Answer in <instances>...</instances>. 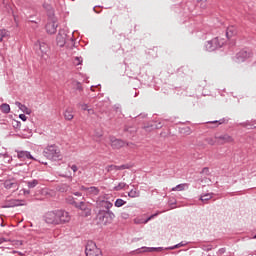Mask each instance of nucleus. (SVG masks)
Segmentation results:
<instances>
[{
  "label": "nucleus",
  "mask_w": 256,
  "mask_h": 256,
  "mask_svg": "<svg viewBox=\"0 0 256 256\" xmlns=\"http://www.w3.org/2000/svg\"><path fill=\"white\" fill-rule=\"evenodd\" d=\"M100 192L101 190L95 186H91V187H88V189H86V195L88 197H97V195H99Z\"/></svg>",
  "instance_id": "12"
},
{
  "label": "nucleus",
  "mask_w": 256,
  "mask_h": 256,
  "mask_svg": "<svg viewBox=\"0 0 256 256\" xmlns=\"http://www.w3.org/2000/svg\"><path fill=\"white\" fill-rule=\"evenodd\" d=\"M122 217H123V219H128V218H129V214H127V213H122Z\"/></svg>",
  "instance_id": "46"
},
{
  "label": "nucleus",
  "mask_w": 256,
  "mask_h": 256,
  "mask_svg": "<svg viewBox=\"0 0 256 256\" xmlns=\"http://www.w3.org/2000/svg\"><path fill=\"white\" fill-rule=\"evenodd\" d=\"M110 145L114 149H121V147H125V142L120 139H117L113 136L110 137Z\"/></svg>",
  "instance_id": "10"
},
{
  "label": "nucleus",
  "mask_w": 256,
  "mask_h": 256,
  "mask_svg": "<svg viewBox=\"0 0 256 256\" xmlns=\"http://www.w3.org/2000/svg\"><path fill=\"white\" fill-rule=\"evenodd\" d=\"M233 35H237V29L234 26H230L226 30V37L228 39H231V37H233Z\"/></svg>",
  "instance_id": "19"
},
{
  "label": "nucleus",
  "mask_w": 256,
  "mask_h": 256,
  "mask_svg": "<svg viewBox=\"0 0 256 256\" xmlns=\"http://www.w3.org/2000/svg\"><path fill=\"white\" fill-rule=\"evenodd\" d=\"M244 127H247L248 129H256V120L246 122Z\"/></svg>",
  "instance_id": "27"
},
{
  "label": "nucleus",
  "mask_w": 256,
  "mask_h": 256,
  "mask_svg": "<svg viewBox=\"0 0 256 256\" xmlns=\"http://www.w3.org/2000/svg\"><path fill=\"white\" fill-rule=\"evenodd\" d=\"M80 189L87 194V189H89V187L81 186Z\"/></svg>",
  "instance_id": "44"
},
{
  "label": "nucleus",
  "mask_w": 256,
  "mask_h": 256,
  "mask_svg": "<svg viewBox=\"0 0 256 256\" xmlns=\"http://www.w3.org/2000/svg\"><path fill=\"white\" fill-rule=\"evenodd\" d=\"M185 189H189V184H178L176 187H173L171 191H185Z\"/></svg>",
  "instance_id": "21"
},
{
  "label": "nucleus",
  "mask_w": 256,
  "mask_h": 256,
  "mask_svg": "<svg viewBox=\"0 0 256 256\" xmlns=\"http://www.w3.org/2000/svg\"><path fill=\"white\" fill-rule=\"evenodd\" d=\"M57 27H59V24L57 23V20L56 19H51L46 24V31L50 35H53V34L57 33Z\"/></svg>",
  "instance_id": "7"
},
{
  "label": "nucleus",
  "mask_w": 256,
  "mask_h": 256,
  "mask_svg": "<svg viewBox=\"0 0 256 256\" xmlns=\"http://www.w3.org/2000/svg\"><path fill=\"white\" fill-rule=\"evenodd\" d=\"M7 35H9L7 30H0V37H7Z\"/></svg>",
  "instance_id": "37"
},
{
  "label": "nucleus",
  "mask_w": 256,
  "mask_h": 256,
  "mask_svg": "<svg viewBox=\"0 0 256 256\" xmlns=\"http://www.w3.org/2000/svg\"><path fill=\"white\" fill-rule=\"evenodd\" d=\"M13 127H15L16 129L19 128V127H21V122H19V121H14Z\"/></svg>",
  "instance_id": "40"
},
{
  "label": "nucleus",
  "mask_w": 256,
  "mask_h": 256,
  "mask_svg": "<svg viewBox=\"0 0 256 256\" xmlns=\"http://www.w3.org/2000/svg\"><path fill=\"white\" fill-rule=\"evenodd\" d=\"M16 107L22 111V113H25L26 115H31V109H29L27 106L21 104V102H15Z\"/></svg>",
  "instance_id": "18"
},
{
  "label": "nucleus",
  "mask_w": 256,
  "mask_h": 256,
  "mask_svg": "<svg viewBox=\"0 0 256 256\" xmlns=\"http://www.w3.org/2000/svg\"><path fill=\"white\" fill-rule=\"evenodd\" d=\"M4 187L5 189H12V191H17V189H19V184H17V182H11L8 180L4 183Z\"/></svg>",
  "instance_id": "17"
},
{
  "label": "nucleus",
  "mask_w": 256,
  "mask_h": 256,
  "mask_svg": "<svg viewBox=\"0 0 256 256\" xmlns=\"http://www.w3.org/2000/svg\"><path fill=\"white\" fill-rule=\"evenodd\" d=\"M223 45H225V40L220 39L219 37H216L212 40L207 41L204 47L206 51L211 52V51H216V49H221Z\"/></svg>",
  "instance_id": "4"
},
{
  "label": "nucleus",
  "mask_w": 256,
  "mask_h": 256,
  "mask_svg": "<svg viewBox=\"0 0 256 256\" xmlns=\"http://www.w3.org/2000/svg\"><path fill=\"white\" fill-rule=\"evenodd\" d=\"M97 205L100 207V209H106V211H109V209L113 207V203L107 200H100L97 202Z\"/></svg>",
  "instance_id": "15"
},
{
  "label": "nucleus",
  "mask_w": 256,
  "mask_h": 256,
  "mask_svg": "<svg viewBox=\"0 0 256 256\" xmlns=\"http://www.w3.org/2000/svg\"><path fill=\"white\" fill-rule=\"evenodd\" d=\"M82 111H88V113H93V109H89L87 104H80Z\"/></svg>",
  "instance_id": "34"
},
{
  "label": "nucleus",
  "mask_w": 256,
  "mask_h": 256,
  "mask_svg": "<svg viewBox=\"0 0 256 256\" xmlns=\"http://www.w3.org/2000/svg\"><path fill=\"white\" fill-rule=\"evenodd\" d=\"M86 256H103L101 249L97 247L95 242H88L85 249Z\"/></svg>",
  "instance_id": "6"
},
{
  "label": "nucleus",
  "mask_w": 256,
  "mask_h": 256,
  "mask_svg": "<svg viewBox=\"0 0 256 256\" xmlns=\"http://www.w3.org/2000/svg\"><path fill=\"white\" fill-rule=\"evenodd\" d=\"M19 119H21V121H27V116L25 114H20Z\"/></svg>",
  "instance_id": "42"
},
{
  "label": "nucleus",
  "mask_w": 256,
  "mask_h": 256,
  "mask_svg": "<svg viewBox=\"0 0 256 256\" xmlns=\"http://www.w3.org/2000/svg\"><path fill=\"white\" fill-rule=\"evenodd\" d=\"M125 203H127L125 200L119 198L115 201L114 205H115V207H123V205H125Z\"/></svg>",
  "instance_id": "31"
},
{
  "label": "nucleus",
  "mask_w": 256,
  "mask_h": 256,
  "mask_svg": "<svg viewBox=\"0 0 256 256\" xmlns=\"http://www.w3.org/2000/svg\"><path fill=\"white\" fill-rule=\"evenodd\" d=\"M82 62H83L82 58H79V57L75 58V61H74L75 65H81Z\"/></svg>",
  "instance_id": "38"
},
{
  "label": "nucleus",
  "mask_w": 256,
  "mask_h": 256,
  "mask_svg": "<svg viewBox=\"0 0 256 256\" xmlns=\"http://www.w3.org/2000/svg\"><path fill=\"white\" fill-rule=\"evenodd\" d=\"M206 142L208 143V145H215L216 143H218V139H217V137H215V138H207Z\"/></svg>",
  "instance_id": "33"
},
{
  "label": "nucleus",
  "mask_w": 256,
  "mask_h": 256,
  "mask_svg": "<svg viewBox=\"0 0 256 256\" xmlns=\"http://www.w3.org/2000/svg\"><path fill=\"white\" fill-rule=\"evenodd\" d=\"M139 195H141V193L139 192V190H137V188L132 189L128 192V197H131L132 199H135V197H139Z\"/></svg>",
  "instance_id": "25"
},
{
  "label": "nucleus",
  "mask_w": 256,
  "mask_h": 256,
  "mask_svg": "<svg viewBox=\"0 0 256 256\" xmlns=\"http://www.w3.org/2000/svg\"><path fill=\"white\" fill-rule=\"evenodd\" d=\"M60 177H69V179H71V175L69 174H60Z\"/></svg>",
  "instance_id": "47"
},
{
  "label": "nucleus",
  "mask_w": 256,
  "mask_h": 256,
  "mask_svg": "<svg viewBox=\"0 0 256 256\" xmlns=\"http://www.w3.org/2000/svg\"><path fill=\"white\" fill-rule=\"evenodd\" d=\"M7 241V239H5V238H0V245L2 244V243H5Z\"/></svg>",
  "instance_id": "48"
},
{
  "label": "nucleus",
  "mask_w": 256,
  "mask_h": 256,
  "mask_svg": "<svg viewBox=\"0 0 256 256\" xmlns=\"http://www.w3.org/2000/svg\"><path fill=\"white\" fill-rule=\"evenodd\" d=\"M251 57V52L247 50H241L236 54L235 62L236 63H243L246 59H249Z\"/></svg>",
  "instance_id": "8"
},
{
  "label": "nucleus",
  "mask_w": 256,
  "mask_h": 256,
  "mask_svg": "<svg viewBox=\"0 0 256 256\" xmlns=\"http://www.w3.org/2000/svg\"><path fill=\"white\" fill-rule=\"evenodd\" d=\"M43 155L50 161H59L61 159V150L57 145H49L44 148Z\"/></svg>",
  "instance_id": "2"
},
{
  "label": "nucleus",
  "mask_w": 256,
  "mask_h": 256,
  "mask_svg": "<svg viewBox=\"0 0 256 256\" xmlns=\"http://www.w3.org/2000/svg\"><path fill=\"white\" fill-rule=\"evenodd\" d=\"M253 239H256V235L253 237Z\"/></svg>",
  "instance_id": "55"
},
{
  "label": "nucleus",
  "mask_w": 256,
  "mask_h": 256,
  "mask_svg": "<svg viewBox=\"0 0 256 256\" xmlns=\"http://www.w3.org/2000/svg\"><path fill=\"white\" fill-rule=\"evenodd\" d=\"M31 21V23H35V20H30Z\"/></svg>",
  "instance_id": "54"
},
{
  "label": "nucleus",
  "mask_w": 256,
  "mask_h": 256,
  "mask_svg": "<svg viewBox=\"0 0 256 256\" xmlns=\"http://www.w3.org/2000/svg\"><path fill=\"white\" fill-rule=\"evenodd\" d=\"M103 137V132L102 131H99V132H95L94 134V139L96 141H99V139H101Z\"/></svg>",
  "instance_id": "35"
},
{
  "label": "nucleus",
  "mask_w": 256,
  "mask_h": 256,
  "mask_svg": "<svg viewBox=\"0 0 256 256\" xmlns=\"http://www.w3.org/2000/svg\"><path fill=\"white\" fill-rule=\"evenodd\" d=\"M67 39H69V43L71 47H74L75 42L73 41V38L67 36V32H65V30H60L56 37V43L58 47H65V43H67Z\"/></svg>",
  "instance_id": "5"
},
{
  "label": "nucleus",
  "mask_w": 256,
  "mask_h": 256,
  "mask_svg": "<svg viewBox=\"0 0 256 256\" xmlns=\"http://www.w3.org/2000/svg\"><path fill=\"white\" fill-rule=\"evenodd\" d=\"M141 249H142L143 253H153L152 247H142Z\"/></svg>",
  "instance_id": "36"
},
{
  "label": "nucleus",
  "mask_w": 256,
  "mask_h": 256,
  "mask_svg": "<svg viewBox=\"0 0 256 256\" xmlns=\"http://www.w3.org/2000/svg\"><path fill=\"white\" fill-rule=\"evenodd\" d=\"M125 169H129V165L127 164H124V165H120V166H117V165H109L106 167V171L108 173H111V171H123Z\"/></svg>",
  "instance_id": "11"
},
{
  "label": "nucleus",
  "mask_w": 256,
  "mask_h": 256,
  "mask_svg": "<svg viewBox=\"0 0 256 256\" xmlns=\"http://www.w3.org/2000/svg\"><path fill=\"white\" fill-rule=\"evenodd\" d=\"M125 187H129L127 183L120 182L117 186L114 187V191H121L122 189H125Z\"/></svg>",
  "instance_id": "26"
},
{
  "label": "nucleus",
  "mask_w": 256,
  "mask_h": 256,
  "mask_svg": "<svg viewBox=\"0 0 256 256\" xmlns=\"http://www.w3.org/2000/svg\"><path fill=\"white\" fill-rule=\"evenodd\" d=\"M3 41V36H0V42Z\"/></svg>",
  "instance_id": "53"
},
{
  "label": "nucleus",
  "mask_w": 256,
  "mask_h": 256,
  "mask_svg": "<svg viewBox=\"0 0 256 256\" xmlns=\"http://www.w3.org/2000/svg\"><path fill=\"white\" fill-rule=\"evenodd\" d=\"M156 251H167V249L163 247H156Z\"/></svg>",
  "instance_id": "45"
},
{
  "label": "nucleus",
  "mask_w": 256,
  "mask_h": 256,
  "mask_svg": "<svg viewBox=\"0 0 256 256\" xmlns=\"http://www.w3.org/2000/svg\"><path fill=\"white\" fill-rule=\"evenodd\" d=\"M17 153V157L20 159V161H27L29 159H31L32 161H37V159L35 157H33V155H31V152L29 151H16Z\"/></svg>",
  "instance_id": "9"
},
{
  "label": "nucleus",
  "mask_w": 256,
  "mask_h": 256,
  "mask_svg": "<svg viewBox=\"0 0 256 256\" xmlns=\"http://www.w3.org/2000/svg\"><path fill=\"white\" fill-rule=\"evenodd\" d=\"M161 212H157L155 214H152L150 217H148L146 220L142 221V222H136V223H149V221H151V219H155V217H157V215H160Z\"/></svg>",
  "instance_id": "30"
},
{
  "label": "nucleus",
  "mask_w": 256,
  "mask_h": 256,
  "mask_svg": "<svg viewBox=\"0 0 256 256\" xmlns=\"http://www.w3.org/2000/svg\"><path fill=\"white\" fill-rule=\"evenodd\" d=\"M19 205L17 201L11 200L9 202H6V204L3 206L4 208H9V207H17Z\"/></svg>",
  "instance_id": "28"
},
{
  "label": "nucleus",
  "mask_w": 256,
  "mask_h": 256,
  "mask_svg": "<svg viewBox=\"0 0 256 256\" xmlns=\"http://www.w3.org/2000/svg\"><path fill=\"white\" fill-rule=\"evenodd\" d=\"M44 221L48 225H63L71 221V216L67 211L55 210V211L47 212L44 215Z\"/></svg>",
  "instance_id": "1"
},
{
  "label": "nucleus",
  "mask_w": 256,
  "mask_h": 256,
  "mask_svg": "<svg viewBox=\"0 0 256 256\" xmlns=\"http://www.w3.org/2000/svg\"><path fill=\"white\" fill-rule=\"evenodd\" d=\"M159 128H161V124H159V125L156 126V129H159Z\"/></svg>",
  "instance_id": "52"
},
{
  "label": "nucleus",
  "mask_w": 256,
  "mask_h": 256,
  "mask_svg": "<svg viewBox=\"0 0 256 256\" xmlns=\"http://www.w3.org/2000/svg\"><path fill=\"white\" fill-rule=\"evenodd\" d=\"M0 110L2 113H5V114L11 113V106H9V104L7 103L1 104Z\"/></svg>",
  "instance_id": "24"
},
{
  "label": "nucleus",
  "mask_w": 256,
  "mask_h": 256,
  "mask_svg": "<svg viewBox=\"0 0 256 256\" xmlns=\"http://www.w3.org/2000/svg\"><path fill=\"white\" fill-rule=\"evenodd\" d=\"M213 195H214L213 193L202 194L199 199L202 203H207V201H210V199H213Z\"/></svg>",
  "instance_id": "20"
},
{
  "label": "nucleus",
  "mask_w": 256,
  "mask_h": 256,
  "mask_svg": "<svg viewBox=\"0 0 256 256\" xmlns=\"http://www.w3.org/2000/svg\"><path fill=\"white\" fill-rule=\"evenodd\" d=\"M64 117L67 121H71L73 119V109L68 108L64 112Z\"/></svg>",
  "instance_id": "23"
},
{
  "label": "nucleus",
  "mask_w": 256,
  "mask_h": 256,
  "mask_svg": "<svg viewBox=\"0 0 256 256\" xmlns=\"http://www.w3.org/2000/svg\"><path fill=\"white\" fill-rule=\"evenodd\" d=\"M216 139H218L219 145H223L225 143H231V141H233V138L231 136H229L228 134L216 136Z\"/></svg>",
  "instance_id": "13"
},
{
  "label": "nucleus",
  "mask_w": 256,
  "mask_h": 256,
  "mask_svg": "<svg viewBox=\"0 0 256 256\" xmlns=\"http://www.w3.org/2000/svg\"><path fill=\"white\" fill-rule=\"evenodd\" d=\"M77 89H78L79 91H81V84H80V83H77Z\"/></svg>",
  "instance_id": "50"
},
{
  "label": "nucleus",
  "mask_w": 256,
  "mask_h": 256,
  "mask_svg": "<svg viewBox=\"0 0 256 256\" xmlns=\"http://www.w3.org/2000/svg\"><path fill=\"white\" fill-rule=\"evenodd\" d=\"M27 185H28L29 189H34V187H37V185H39V181L32 180V181L27 182Z\"/></svg>",
  "instance_id": "29"
},
{
  "label": "nucleus",
  "mask_w": 256,
  "mask_h": 256,
  "mask_svg": "<svg viewBox=\"0 0 256 256\" xmlns=\"http://www.w3.org/2000/svg\"><path fill=\"white\" fill-rule=\"evenodd\" d=\"M201 173H204L205 175H208L209 174V168H203Z\"/></svg>",
  "instance_id": "43"
},
{
  "label": "nucleus",
  "mask_w": 256,
  "mask_h": 256,
  "mask_svg": "<svg viewBox=\"0 0 256 256\" xmlns=\"http://www.w3.org/2000/svg\"><path fill=\"white\" fill-rule=\"evenodd\" d=\"M202 249H203V251H211V249H213V247L211 245H208V246L203 245Z\"/></svg>",
  "instance_id": "39"
},
{
  "label": "nucleus",
  "mask_w": 256,
  "mask_h": 256,
  "mask_svg": "<svg viewBox=\"0 0 256 256\" xmlns=\"http://www.w3.org/2000/svg\"><path fill=\"white\" fill-rule=\"evenodd\" d=\"M74 195H75L76 197H81V193H80V192H75Z\"/></svg>",
  "instance_id": "49"
},
{
  "label": "nucleus",
  "mask_w": 256,
  "mask_h": 256,
  "mask_svg": "<svg viewBox=\"0 0 256 256\" xmlns=\"http://www.w3.org/2000/svg\"><path fill=\"white\" fill-rule=\"evenodd\" d=\"M35 49H39L42 55H45L47 51H49V45H47L45 42H38L35 44Z\"/></svg>",
  "instance_id": "14"
},
{
  "label": "nucleus",
  "mask_w": 256,
  "mask_h": 256,
  "mask_svg": "<svg viewBox=\"0 0 256 256\" xmlns=\"http://www.w3.org/2000/svg\"><path fill=\"white\" fill-rule=\"evenodd\" d=\"M185 246H187V242L182 241V242H180V243H178V244H176L174 246L166 247L165 249L173 251L175 249H181V247H185Z\"/></svg>",
  "instance_id": "22"
},
{
  "label": "nucleus",
  "mask_w": 256,
  "mask_h": 256,
  "mask_svg": "<svg viewBox=\"0 0 256 256\" xmlns=\"http://www.w3.org/2000/svg\"><path fill=\"white\" fill-rule=\"evenodd\" d=\"M71 170L73 171V173H77V171H79V168L77 167V165H72Z\"/></svg>",
  "instance_id": "41"
},
{
  "label": "nucleus",
  "mask_w": 256,
  "mask_h": 256,
  "mask_svg": "<svg viewBox=\"0 0 256 256\" xmlns=\"http://www.w3.org/2000/svg\"><path fill=\"white\" fill-rule=\"evenodd\" d=\"M157 251V247H152V252Z\"/></svg>",
  "instance_id": "51"
},
{
  "label": "nucleus",
  "mask_w": 256,
  "mask_h": 256,
  "mask_svg": "<svg viewBox=\"0 0 256 256\" xmlns=\"http://www.w3.org/2000/svg\"><path fill=\"white\" fill-rule=\"evenodd\" d=\"M202 9H205L209 5V0H197Z\"/></svg>",
  "instance_id": "32"
},
{
  "label": "nucleus",
  "mask_w": 256,
  "mask_h": 256,
  "mask_svg": "<svg viewBox=\"0 0 256 256\" xmlns=\"http://www.w3.org/2000/svg\"><path fill=\"white\" fill-rule=\"evenodd\" d=\"M74 205L77 209H80L81 211H86V215H91V210L87 207V204H85V202H74Z\"/></svg>",
  "instance_id": "16"
},
{
  "label": "nucleus",
  "mask_w": 256,
  "mask_h": 256,
  "mask_svg": "<svg viewBox=\"0 0 256 256\" xmlns=\"http://www.w3.org/2000/svg\"><path fill=\"white\" fill-rule=\"evenodd\" d=\"M97 219L101 225H109V223H113L115 213L111 210H100L97 214Z\"/></svg>",
  "instance_id": "3"
}]
</instances>
